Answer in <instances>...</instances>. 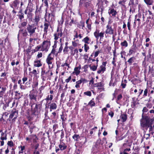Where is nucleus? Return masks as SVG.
<instances>
[{
  "label": "nucleus",
  "mask_w": 154,
  "mask_h": 154,
  "mask_svg": "<svg viewBox=\"0 0 154 154\" xmlns=\"http://www.w3.org/2000/svg\"><path fill=\"white\" fill-rule=\"evenodd\" d=\"M106 138H104L103 139V141L102 142L100 139L97 140L95 144L94 145L92 148V152L94 153H96L98 152H100L103 151L104 147L103 143H104V141H106Z\"/></svg>",
  "instance_id": "f257e3e1"
},
{
  "label": "nucleus",
  "mask_w": 154,
  "mask_h": 154,
  "mask_svg": "<svg viewBox=\"0 0 154 154\" xmlns=\"http://www.w3.org/2000/svg\"><path fill=\"white\" fill-rule=\"evenodd\" d=\"M142 119L140 120V124L142 127L147 130L150 124L149 119L147 116L142 115Z\"/></svg>",
  "instance_id": "f03ea898"
},
{
  "label": "nucleus",
  "mask_w": 154,
  "mask_h": 154,
  "mask_svg": "<svg viewBox=\"0 0 154 154\" xmlns=\"http://www.w3.org/2000/svg\"><path fill=\"white\" fill-rule=\"evenodd\" d=\"M37 92L33 91V90H32L30 91L29 97L30 100L29 105L31 106L32 107L35 104V103L37 101Z\"/></svg>",
  "instance_id": "7ed1b4c3"
},
{
  "label": "nucleus",
  "mask_w": 154,
  "mask_h": 154,
  "mask_svg": "<svg viewBox=\"0 0 154 154\" xmlns=\"http://www.w3.org/2000/svg\"><path fill=\"white\" fill-rule=\"evenodd\" d=\"M52 75L51 71L48 70L46 71L44 67L41 68V78L43 81H45L46 79H48Z\"/></svg>",
  "instance_id": "20e7f679"
},
{
  "label": "nucleus",
  "mask_w": 154,
  "mask_h": 154,
  "mask_svg": "<svg viewBox=\"0 0 154 154\" xmlns=\"http://www.w3.org/2000/svg\"><path fill=\"white\" fill-rule=\"evenodd\" d=\"M22 80L23 82H22V86H23V87L21 88V87H20V88L21 90H25L28 87H30L31 79H29L28 81L27 82L28 80V78L26 76H24L22 78Z\"/></svg>",
  "instance_id": "39448f33"
},
{
  "label": "nucleus",
  "mask_w": 154,
  "mask_h": 154,
  "mask_svg": "<svg viewBox=\"0 0 154 154\" xmlns=\"http://www.w3.org/2000/svg\"><path fill=\"white\" fill-rule=\"evenodd\" d=\"M51 45V41L49 40H44L41 44V51H45L47 52L48 51L50 46Z\"/></svg>",
  "instance_id": "423d86ee"
},
{
  "label": "nucleus",
  "mask_w": 154,
  "mask_h": 154,
  "mask_svg": "<svg viewBox=\"0 0 154 154\" xmlns=\"http://www.w3.org/2000/svg\"><path fill=\"white\" fill-rule=\"evenodd\" d=\"M57 108V102H50L48 104H45V109H49L50 112H51L52 110H55Z\"/></svg>",
  "instance_id": "0eeeda50"
},
{
  "label": "nucleus",
  "mask_w": 154,
  "mask_h": 154,
  "mask_svg": "<svg viewBox=\"0 0 154 154\" xmlns=\"http://www.w3.org/2000/svg\"><path fill=\"white\" fill-rule=\"evenodd\" d=\"M63 35V29L62 27L58 26L56 31L54 33L53 36L54 40H57Z\"/></svg>",
  "instance_id": "6e6552de"
},
{
  "label": "nucleus",
  "mask_w": 154,
  "mask_h": 154,
  "mask_svg": "<svg viewBox=\"0 0 154 154\" xmlns=\"http://www.w3.org/2000/svg\"><path fill=\"white\" fill-rule=\"evenodd\" d=\"M36 26L34 24L28 25L26 29L30 35H32L35 33V31L37 29Z\"/></svg>",
  "instance_id": "1a4fd4ad"
},
{
  "label": "nucleus",
  "mask_w": 154,
  "mask_h": 154,
  "mask_svg": "<svg viewBox=\"0 0 154 154\" xmlns=\"http://www.w3.org/2000/svg\"><path fill=\"white\" fill-rule=\"evenodd\" d=\"M54 56L48 54L46 59V62L48 65L49 69H52L53 67V63L54 60Z\"/></svg>",
  "instance_id": "9d476101"
},
{
  "label": "nucleus",
  "mask_w": 154,
  "mask_h": 154,
  "mask_svg": "<svg viewBox=\"0 0 154 154\" xmlns=\"http://www.w3.org/2000/svg\"><path fill=\"white\" fill-rule=\"evenodd\" d=\"M58 147L59 148L57 147H56L55 152L56 153L58 152L60 150L63 151L67 149V146L66 144L64 143L63 141H60V143L58 145Z\"/></svg>",
  "instance_id": "9b49d317"
},
{
  "label": "nucleus",
  "mask_w": 154,
  "mask_h": 154,
  "mask_svg": "<svg viewBox=\"0 0 154 154\" xmlns=\"http://www.w3.org/2000/svg\"><path fill=\"white\" fill-rule=\"evenodd\" d=\"M91 40L89 37L87 36L82 39V42L85 43L84 45V50L85 52H88V51L90 49L89 46L88 45L90 43L89 42L91 41Z\"/></svg>",
  "instance_id": "f8f14e48"
},
{
  "label": "nucleus",
  "mask_w": 154,
  "mask_h": 154,
  "mask_svg": "<svg viewBox=\"0 0 154 154\" xmlns=\"http://www.w3.org/2000/svg\"><path fill=\"white\" fill-rule=\"evenodd\" d=\"M128 144L126 143H124L122 146V148L123 149L122 152H120V154H129L128 152L131 151V144L128 145V148L127 147Z\"/></svg>",
  "instance_id": "ddd939ff"
},
{
  "label": "nucleus",
  "mask_w": 154,
  "mask_h": 154,
  "mask_svg": "<svg viewBox=\"0 0 154 154\" xmlns=\"http://www.w3.org/2000/svg\"><path fill=\"white\" fill-rule=\"evenodd\" d=\"M107 63L106 61L103 62L102 63V65L100 66L99 69L97 71V72L98 74H102L106 70V65Z\"/></svg>",
  "instance_id": "4468645a"
},
{
  "label": "nucleus",
  "mask_w": 154,
  "mask_h": 154,
  "mask_svg": "<svg viewBox=\"0 0 154 154\" xmlns=\"http://www.w3.org/2000/svg\"><path fill=\"white\" fill-rule=\"evenodd\" d=\"M100 30L96 29L95 31L94 32V36L97 40H98L99 38L100 37V39H103L104 37V32H99Z\"/></svg>",
  "instance_id": "2eb2a0df"
},
{
  "label": "nucleus",
  "mask_w": 154,
  "mask_h": 154,
  "mask_svg": "<svg viewBox=\"0 0 154 154\" xmlns=\"http://www.w3.org/2000/svg\"><path fill=\"white\" fill-rule=\"evenodd\" d=\"M35 107L33 108L32 106L31 107V111L33 112L34 113H38V111H41L42 108V103H35Z\"/></svg>",
  "instance_id": "dca6fc26"
},
{
  "label": "nucleus",
  "mask_w": 154,
  "mask_h": 154,
  "mask_svg": "<svg viewBox=\"0 0 154 154\" xmlns=\"http://www.w3.org/2000/svg\"><path fill=\"white\" fill-rule=\"evenodd\" d=\"M38 9V7L37 6L36 7V10L35 12V16L34 19H33L34 22V24L36 26H37L41 18V15H37V9Z\"/></svg>",
  "instance_id": "f3484780"
},
{
  "label": "nucleus",
  "mask_w": 154,
  "mask_h": 154,
  "mask_svg": "<svg viewBox=\"0 0 154 154\" xmlns=\"http://www.w3.org/2000/svg\"><path fill=\"white\" fill-rule=\"evenodd\" d=\"M88 82V81L84 78H81L80 79L76 82V85H75V87L76 88H79L80 87V85L82 83L83 85L84 84L87 83Z\"/></svg>",
  "instance_id": "a211bd4d"
},
{
  "label": "nucleus",
  "mask_w": 154,
  "mask_h": 154,
  "mask_svg": "<svg viewBox=\"0 0 154 154\" xmlns=\"http://www.w3.org/2000/svg\"><path fill=\"white\" fill-rule=\"evenodd\" d=\"M137 51V47L136 45H133L129 49L127 56H131L132 54H135Z\"/></svg>",
  "instance_id": "6ab92c4d"
},
{
  "label": "nucleus",
  "mask_w": 154,
  "mask_h": 154,
  "mask_svg": "<svg viewBox=\"0 0 154 154\" xmlns=\"http://www.w3.org/2000/svg\"><path fill=\"white\" fill-rule=\"evenodd\" d=\"M105 33L109 35H112L114 33V30L110 25L108 24L106 26Z\"/></svg>",
  "instance_id": "aec40b11"
},
{
  "label": "nucleus",
  "mask_w": 154,
  "mask_h": 154,
  "mask_svg": "<svg viewBox=\"0 0 154 154\" xmlns=\"http://www.w3.org/2000/svg\"><path fill=\"white\" fill-rule=\"evenodd\" d=\"M18 111L15 108H14L11 111L9 116V119H12L14 117H18Z\"/></svg>",
  "instance_id": "412c9836"
},
{
  "label": "nucleus",
  "mask_w": 154,
  "mask_h": 154,
  "mask_svg": "<svg viewBox=\"0 0 154 154\" xmlns=\"http://www.w3.org/2000/svg\"><path fill=\"white\" fill-rule=\"evenodd\" d=\"M50 22H45L44 23V33L43 35V38H44L45 35H46L48 32V27L50 25Z\"/></svg>",
  "instance_id": "4be33fe9"
},
{
  "label": "nucleus",
  "mask_w": 154,
  "mask_h": 154,
  "mask_svg": "<svg viewBox=\"0 0 154 154\" xmlns=\"http://www.w3.org/2000/svg\"><path fill=\"white\" fill-rule=\"evenodd\" d=\"M28 32L27 31L26 29H21L19 30L18 36V37L19 35H20L23 37H26L28 35Z\"/></svg>",
  "instance_id": "5701e85b"
},
{
  "label": "nucleus",
  "mask_w": 154,
  "mask_h": 154,
  "mask_svg": "<svg viewBox=\"0 0 154 154\" xmlns=\"http://www.w3.org/2000/svg\"><path fill=\"white\" fill-rule=\"evenodd\" d=\"M108 14L111 16L114 17H116L117 14L116 10H115L113 8H110L108 10Z\"/></svg>",
  "instance_id": "b1692460"
},
{
  "label": "nucleus",
  "mask_w": 154,
  "mask_h": 154,
  "mask_svg": "<svg viewBox=\"0 0 154 154\" xmlns=\"http://www.w3.org/2000/svg\"><path fill=\"white\" fill-rule=\"evenodd\" d=\"M81 66L80 64H79L78 66L75 67L74 69V71L72 72V74L75 75L76 76L79 75L80 73V69H81Z\"/></svg>",
  "instance_id": "393cba45"
},
{
  "label": "nucleus",
  "mask_w": 154,
  "mask_h": 154,
  "mask_svg": "<svg viewBox=\"0 0 154 154\" xmlns=\"http://www.w3.org/2000/svg\"><path fill=\"white\" fill-rule=\"evenodd\" d=\"M42 63L41 60L36 59L34 62V66L35 67H39L42 66Z\"/></svg>",
  "instance_id": "a878e982"
},
{
  "label": "nucleus",
  "mask_w": 154,
  "mask_h": 154,
  "mask_svg": "<svg viewBox=\"0 0 154 154\" xmlns=\"http://www.w3.org/2000/svg\"><path fill=\"white\" fill-rule=\"evenodd\" d=\"M20 2L19 0H14L12 4L10 5V6L13 8H15L18 9Z\"/></svg>",
  "instance_id": "bb28decb"
},
{
  "label": "nucleus",
  "mask_w": 154,
  "mask_h": 154,
  "mask_svg": "<svg viewBox=\"0 0 154 154\" xmlns=\"http://www.w3.org/2000/svg\"><path fill=\"white\" fill-rule=\"evenodd\" d=\"M45 86L43 85L41 86L38 89V100L40 99L43 95V93H42V91L45 89Z\"/></svg>",
  "instance_id": "cd10ccee"
},
{
  "label": "nucleus",
  "mask_w": 154,
  "mask_h": 154,
  "mask_svg": "<svg viewBox=\"0 0 154 154\" xmlns=\"http://www.w3.org/2000/svg\"><path fill=\"white\" fill-rule=\"evenodd\" d=\"M35 113H34L32 111H31V114H29L27 117L28 121L30 122L33 120L34 117L36 116Z\"/></svg>",
  "instance_id": "c85d7f7f"
},
{
  "label": "nucleus",
  "mask_w": 154,
  "mask_h": 154,
  "mask_svg": "<svg viewBox=\"0 0 154 154\" xmlns=\"http://www.w3.org/2000/svg\"><path fill=\"white\" fill-rule=\"evenodd\" d=\"M27 8L28 9L29 11L32 12L35 9V7L34 5L32 2L29 3Z\"/></svg>",
  "instance_id": "c756f323"
},
{
  "label": "nucleus",
  "mask_w": 154,
  "mask_h": 154,
  "mask_svg": "<svg viewBox=\"0 0 154 154\" xmlns=\"http://www.w3.org/2000/svg\"><path fill=\"white\" fill-rule=\"evenodd\" d=\"M51 14H47L46 12L45 16V22H50L51 21V19H50Z\"/></svg>",
  "instance_id": "7c9ffc66"
},
{
  "label": "nucleus",
  "mask_w": 154,
  "mask_h": 154,
  "mask_svg": "<svg viewBox=\"0 0 154 154\" xmlns=\"http://www.w3.org/2000/svg\"><path fill=\"white\" fill-rule=\"evenodd\" d=\"M15 97L14 99L15 100H19L20 98L22 96L21 94L18 91H14Z\"/></svg>",
  "instance_id": "2f4dec72"
},
{
  "label": "nucleus",
  "mask_w": 154,
  "mask_h": 154,
  "mask_svg": "<svg viewBox=\"0 0 154 154\" xmlns=\"http://www.w3.org/2000/svg\"><path fill=\"white\" fill-rule=\"evenodd\" d=\"M120 119L122 120V122H125L127 119V115L126 113L121 114L120 116Z\"/></svg>",
  "instance_id": "473e14b6"
},
{
  "label": "nucleus",
  "mask_w": 154,
  "mask_h": 154,
  "mask_svg": "<svg viewBox=\"0 0 154 154\" xmlns=\"http://www.w3.org/2000/svg\"><path fill=\"white\" fill-rule=\"evenodd\" d=\"M60 131L61 132V133L60 135V141H63L64 140L63 139L65 135L64 132L63 131V129H62L61 130H58L57 131V132H55V133L56 134L57 133H59L60 132Z\"/></svg>",
  "instance_id": "72a5a7b5"
},
{
  "label": "nucleus",
  "mask_w": 154,
  "mask_h": 154,
  "mask_svg": "<svg viewBox=\"0 0 154 154\" xmlns=\"http://www.w3.org/2000/svg\"><path fill=\"white\" fill-rule=\"evenodd\" d=\"M38 85V83L37 80L33 81L32 85V90H33V91H35L34 90V89H35L37 88Z\"/></svg>",
  "instance_id": "f704fd0d"
},
{
  "label": "nucleus",
  "mask_w": 154,
  "mask_h": 154,
  "mask_svg": "<svg viewBox=\"0 0 154 154\" xmlns=\"http://www.w3.org/2000/svg\"><path fill=\"white\" fill-rule=\"evenodd\" d=\"M60 119L62 120V125H63V127L64 128V127L63 126V125L64 123H65V122L67 118L66 117V116H65L63 114V113H62V114L60 115Z\"/></svg>",
  "instance_id": "c9c22d12"
},
{
  "label": "nucleus",
  "mask_w": 154,
  "mask_h": 154,
  "mask_svg": "<svg viewBox=\"0 0 154 154\" xmlns=\"http://www.w3.org/2000/svg\"><path fill=\"white\" fill-rule=\"evenodd\" d=\"M72 138L75 141L79 142V139L81 140V137L79 134H75L72 136Z\"/></svg>",
  "instance_id": "e433bc0d"
},
{
  "label": "nucleus",
  "mask_w": 154,
  "mask_h": 154,
  "mask_svg": "<svg viewBox=\"0 0 154 154\" xmlns=\"http://www.w3.org/2000/svg\"><path fill=\"white\" fill-rule=\"evenodd\" d=\"M0 50L1 53L3 51H6L5 46L4 44L3 41H2L1 42L0 41Z\"/></svg>",
  "instance_id": "4c0bfd02"
},
{
  "label": "nucleus",
  "mask_w": 154,
  "mask_h": 154,
  "mask_svg": "<svg viewBox=\"0 0 154 154\" xmlns=\"http://www.w3.org/2000/svg\"><path fill=\"white\" fill-rule=\"evenodd\" d=\"M136 59V58L134 57H132L129 58L127 61V62L129 65H131L132 63L134 62Z\"/></svg>",
  "instance_id": "58836bf2"
},
{
  "label": "nucleus",
  "mask_w": 154,
  "mask_h": 154,
  "mask_svg": "<svg viewBox=\"0 0 154 154\" xmlns=\"http://www.w3.org/2000/svg\"><path fill=\"white\" fill-rule=\"evenodd\" d=\"M132 101L131 103V106L132 108H135L136 105L137 104H139V103L137 102V100L134 98H132Z\"/></svg>",
  "instance_id": "ea45409f"
},
{
  "label": "nucleus",
  "mask_w": 154,
  "mask_h": 154,
  "mask_svg": "<svg viewBox=\"0 0 154 154\" xmlns=\"http://www.w3.org/2000/svg\"><path fill=\"white\" fill-rule=\"evenodd\" d=\"M28 21L27 20H24L20 23V26H19L20 28L24 27L27 26Z\"/></svg>",
  "instance_id": "a19ab883"
},
{
  "label": "nucleus",
  "mask_w": 154,
  "mask_h": 154,
  "mask_svg": "<svg viewBox=\"0 0 154 154\" xmlns=\"http://www.w3.org/2000/svg\"><path fill=\"white\" fill-rule=\"evenodd\" d=\"M7 89L6 87H2V91H0V97H2Z\"/></svg>",
  "instance_id": "79ce46f5"
},
{
  "label": "nucleus",
  "mask_w": 154,
  "mask_h": 154,
  "mask_svg": "<svg viewBox=\"0 0 154 154\" xmlns=\"http://www.w3.org/2000/svg\"><path fill=\"white\" fill-rule=\"evenodd\" d=\"M122 48V47L126 48L128 46V44L127 41L124 40L123 42H122L120 44Z\"/></svg>",
  "instance_id": "37998d69"
},
{
  "label": "nucleus",
  "mask_w": 154,
  "mask_h": 154,
  "mask_svg": "<svg viewBox=\"0 0 154 154\" xmlns=\"http://www.w3.org/2000/svg\"><path fill=\"white\" fill-rule=\"evenodd\" d=\"M77 26L80 29L82 28L83 29L85 26V22L82 20L80 21L79 23L78 24Z\"/></svg>",
  "instance_id": "c03bdc74"
},
{
  "label": "nucleus",
  "mask_w": 154,
  "mask_h": 154,
  "mask_svg": "<svg viewBox=\"0 0 154 154\" xmlns=\"http://www.w3.org/2000/svg\"><path fill=\"white\" fill-rule=\"evenodd\" d=\"M11 100L12 99L10 97L8 99L6 98L5 99V98L4 100L5 104L9 106V104L11 102Z\"/></svg>",
  "instance_id": "a18cd8bd"
},
{
  "label": "nucleus",
  "mask_w": 154,
  "mask_h": 154,
  "mask_svg": "<svg viewBox=\"0 0 154 154\" xmlns=\"http://www.w3.org/2000/svg\"><path fill=\"white\" fill-rule=\"evenodd\" d=\"M94 100V99L93 98L89 102L88 104V105H90L91 107L95 106L96 104L95 102L93 101Z\"/></svg>",
  "instance_id": "49530a36"
},
{
  "label": "nucleus",
  "mask_w": 154,
  "mask_h": 154,
  "mask_svg": "<svg viewBox=\"0 0 154 154\" xmlns=\"http://www.w3.org/2000/svg\"><path fill=\"white\" fill-rule=\"evenodd\" d=\"M98 66L97 65H93L91 66V65H89L90 69L94 71H95L97 70Z\"/></svg>",
  "instance_id": "de8ad7c7"
},
{
  "label": "nucleus",
  "mask_w": 154,
  "mask_h": 154,
  "mask_svg": "<svg viewBox=\"0 0 154 154\" xmlns=\"http://www.w3.org/2000/svg\"><path fill=\"white\" fill-rule=\"evenodd\" d=\"M144 1L148 5H152L153 2V0H144Z\"/></svg>",
  "instance_id": "09e8293b"
},
{
  "label": "nucleus",
  "mask_w": 154,
  "mask_h": 154,
  "mask_svg": "<svg viewBox=\"0 0 154 154\" xmlns=\"http://www.w3.org/2000/svg\"><path fill=\"white\" fill-rule=\"evenodd\" d=\"M91 4V2L89 1V0H88V1H86L84 5H83L84 7L86 8H88L90 5Z\"/></svg>",
  "instance_id": "8fccbe9b"
},
{
  "label": "nucleus",
  "mask_w": 154,
  "mask_h": 154,
  "mask_svg": "<svg viewBox=\"0 0 154 154\" xmlns=\"http://www.w3.org/2000/svg\"><path fill=\"white\" fill-rule=\"evenodd\" d=\"M97 126H95L93 128H92L91 129L90 131V135L88 134V136L91 137H92V135L94 133V131L93 130H94V131H95L97 129Z\"/></svg>",
  "instance_id": "3c124183"
},
{
  "label": "nucleus",
  "mask_w": 154,
  "mask_h": 154,
  "mask_svg": "<svg viewBox=\"0 0 154 154\" xmlns=\"http://www.w3.org/2000/svg\"><path fill=\"white\" fill-rule=\"evenodd\" d=\"M129 6H132L134 7H136V4L134 3V0H130V1L128 3Z\"/></svg>",
  "instance_id": "603ef678"
},
{
  "label": "nucleus",
  "mask_w": 154,
  "mask_h": 154,
  "mask_svg": "<svg viewBox=\"0 0 154 154\" xmlns=\"http://www.w3.org/2000/svg\"><path fill=\"white\" fill-rule=\"evenodd\" d=\"M122 98V94H119L117 97L116 99V102L119 103V101L121 100Z\"/></svg>",
  "instance_id": "864d4df0"
},
{
  "label": "nucleus",
  "mask_w": 154,
  "mask_h": 154,
  "mask_svg": "<svg viewBox=\"0 0 154 154\" xmlns=\"http://www.w3.org/2000/svg\"><path fill=\"white\" fill-rule=\"evenodd\" d=\"M94 85H95V86L96 87L104 88V85L101 82L97 83Z\"/></svg>",
  "instance_id": "5fc2aeb1"
},
{
  "label": "nucleus",
  "mask_w": 154,
  "mask_h": 154,
  "mask_svg": "<svg viewBox=\"0 0 154 154\" xmlns=\"http://www.w3.org/2000/svg\"><path fill=\"white\" fill-rule=\"evenodd\" d=\"M88 1V0H80L79 3V7H82L85 4V3Z\"/></svg>",
  "instance_id": "6e6d98bb"
},
{
  "label": "nucleus",
  "mask_w": 154,
  "mask_h": 154,
  "mask_svg": "<svg viewBox=\"0 0 154 154\" xmlns=\"http://www.w3.org/2000/svg\"><path fill=\"white\" fill-rule=\"evenodd\" d=\"M21 148V150L20 151H19V153L20 154V153H23V150H25V146H18V148Z\"/></svg>",
  "instance_id": "4d7b16f0"
},
{
  "label": "nucleus",
  "mask_w": 154,
  "mask_h": 154,
  "mask_svg": "<svg viewBox=\"0 0 154 154\" xmlns=\"http://www.w3.org/2000/svg\"><path fill=\"white\" fill-rule=\"evenodd\" d=\"M33 45H31V44H29V46H28L27 48L26 49V51L27 54H29L31 51V50L32 49V46Z\"/></svg>",
  "instance_id": "13d9d810"
},
{
  "label": "nucleus",
  "mask_w": 154,
  "mask_h": 154,
  "mask_svg": "<svg viewBox=\"0 0 154 154\" xmlns=\"http://www.w3.org/2000/svg\"><path fill=\"white\" fill-rule=\"evenodd\" d=\"M98 8L100 9V12H101V14H102L104 10L103 6L102 5H98Z\"/></svg>",
  "instance_id": "bf43d9fd"
},
{
  "label": "nucleus",
  "mask_w": 154,
  "mask_h": 154,
  "mask_svg": "<svg viewBox=\"0 0 154 154\" xmlns=\"http://www.w3.org/2000/svg\"><path fill=\"white\" fill-rule=\"evenodd\" d=\"M126 1V0H122V1H120L119 2L118 4L124 7L125 6V4Z\"/></svg>",
  "instance_id": "052dcab7"
},
{
  "label": "nucleus",
  "mask_w": 154,
  "mask_h": 154,
  "mask_svg": "<svg viewBox=\"0 0 154 154\" xmlns=\"http://www.w3.org/2000/svg\"><path fill=\"white\" fill-rule=\"evenodd\" d=\"M148 93V88H146L143 91V98H144L146 97L147 95V94Z\"/></svg>",
  "instance_id": "680f3d73"
},
{
  "label": "nucleus",
  "mask_w": 154,
  "mask_h": 154,
  "mask_svg": "<svg viewBox=\"0 0 154 154\" xmlns=\"http://www.w3.org/2000/svg\"><path fill=\"white\" fill-rule=\"evenodd\" d=\"M69 48L70 50V54L71 56H72L73 54V52L74 48L72 46H70L69 47Z\"/></svg>",
  "instance_id": "e2e57ef3"
},
{
  "label": "nucleus",
  "mask_w": 154,
  "mask_h": 154,
  "mask_svg": "<svg viewBox=\"0 0 154 154\" xmlns=\"http://www.w3.org/2000/svg\"><path fill=\"white\" fill-rule=\"evenodd\" d=\"M7 145L10 147L13 146H14V144L12 140L8 141L7 143Z\"/></svg>",
  "instance_id": "0e129e2a"
},
{
  "label": "nucleus",
  "mask_w": 154,
  "mask_h": 154,
  "mask_svg": "<svg viewBox=\"0 0 154 154\" xmlns=\"http://www.w3.org/2000/svg\"><path fill=\"white\" fill-rule=\"evenodd\" d=\"M18 16L19 18L20 21L22 20L24 18V14H18L17 15Z\"/></svg>",
  "instance_id": "69168bd1"
},
{
  "label": "nucleus",
  "mask_w": 154,
  "mask_h": 154,
  "mask_svg": "<svg viewBox=\"0 0 154 154\" xmlns=\"http://www.w3.org/2000/svg\"><path fill=\"white\" fill-rule=\"evenodd\" d=\"M7 74V73H6L5 72L2 73L1 75V77L2 78H1L0 79H2L6 78Z\"/></svg>",
  "instance_id": "338daca9"
},
{
  "label": "nucleus",
  "mask_w": 154,
  "mask_h": 154,
  "mask_svg": "<svg viewBox=\"0 0 154 154\" xmlns=\"http://www.w3.org/2000/svg\"><path fill=\"white\" fill-rule=\"evenodd\" d=\"M92 24V23L91 22H90L87 24V27L88 28V29L90 31L91 30V24Z\"/></svg>",
  "instance_id": "774afa93"
}]
</instances>
